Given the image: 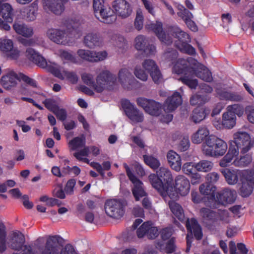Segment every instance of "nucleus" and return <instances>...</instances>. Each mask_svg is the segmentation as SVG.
<instances>
[{"mask_svg": "<svg viewBox=\"0 0 254 254\" xmlns=\"http://www.w3.org/2000/svg\"><path fill=\"white\" fill-rule=\"evenodd\" d=\"M103 40L100 35L96 33L90 32L84 37L83 44L90 49L95 48L102 45Z\"/></svg>", "mask_w": 254, "mask_h": 254, "instance_id": "a878e982", "label": "nucleus"}, {"mask_svg": "<svg viewBox=\"0 0 254 254\" xmlns=\"http://www.w3.org/2000/svg\"><path fill=\"white\" fill-rule=\"evenodd\" d=\"M254 188V173L250 172L245 180H242V186L240 188V194L243 197L249 196Z\"/></svg>", "mask_w": 254, "mask_h": 254, "instance_id": "aec40b11", "label": "nucleus"}, {"mask_svg": "<svg viewBox=\"0 0 254 254\" xmlns=\"http://www.w3.org/2000/svg\"><path fill=\"white\" fill-rule=\"evenodd\" d=\"M237 193L235 190L227 188L224 189L218 192L215 197V202L209 205L210 207L217 208L220 205L233 203L236 198Z\"/></svg>", "mask_w": 254, "mask_h": 254, "instance_id": "9d476101", "label": "nucleus"}, {"mask_svg": "<svg viewBox=\"0 0 254 254\" xmlns=\"http://www.w3.org/2000/svg\"><path fill=\"white\" fill-rule=\"evenodd\" d=\"M183 102L182 97L177 91L169 96L163 105L164 111L172 112L175 111Z\"/></svg>", "mask_w": 254, "mask_h": 254, "instance_id": "a211bd4d", "label": "nucleus"}, {"mask_svg": "<svg viewBox=\"0 0 254 254\" xmlns=\"http://www.w3.org/2000/svg\"><path fill=\"white\" fill-rule=\"evenodd\" d=\"M6 232L3 225H0V253H2L6 249Z\"/></svg>", "mask_w": 254, "mask_h": 254, "instance_id": "8fccbe9b", "label": "nucleus"}, {"mask_svg": "<svg viewBox=\"0 0 254 254\" xmlns=\"http://www.w3.org/2000/svg\"><path fill=\"white\" fill-rule=\"evenodd\" d=\"M5 0H0V16L7 22L12 20V8L11 6L7 2H4Z\"/></svg>", "mask_w": 254, "mask_h": 254, "instance_id": "f704fd0d", "label": "nucleus"}, {"mask_svg": "<svg viewBox=\"0 0 254 254\" xmlns=\"http://www.w3.org/2000/svg\"><path fill=\"white\" fill-rule=\"evenodd\" d=\"M190 146V142L189 137H184L178 144V148L182 152L187 150Z\"/></svg>", "mask_w": 254, "mask_h": 254, "instance_id": "338daca9", "label": "nucleus"}, {"mask_svg": "<svg viewBox=\"0 0 254 254\" xmlns=\"http://www.w3.org/2000/svg\"><path fill=\"white\" fill-rule=\"evenodd\" d=\"M128 118L134 123H140L143 121L142 113L134 107L130 110H127L126 113Z\"/></svg>", "mask_w": 254, "mask_h": 254, "instance_id": "a19ab883", "label": "nucleus"}, {"mask_svg": "<svg viewBox=\"0 0 254 254\" xmlns=\"http://www.w3.org/2000/svg\"><path fill=\"white\" fill-rule=\"evenodd\" d=\"M175 189L182 196L187 195L190 190L189 180L183 175L177 176L175 180Z\"/></svg>", "mask_w": 254, "mask_h": 254, "instance_id": "4be33fe9", "label": "nucleus"}, {"mask_svg": "<svg viewBox=\"0 0 254 254\" xmlns=\"http://www.w3.org/2000/svg\"><path fill=\"white\" fill-rule=\"evenodd\" d=\"M206 115L205 109L197 107L193 110L190 119L195 124L199 123L205 118Z\"/></svg>", "mask_w": 254, "mask_h": 254, "instance_id": "ea45409f", "label": "nucleus"}, {"mask_svg": "<svg viewBox=\"0 0 254 254\" xmlns=\"http://www.w3.org/2000/svg\"><path fill=\"white\" fill-rule=\"evenodd\" d=\"M60 121L64 122L67 118L66 111L63 108H60L59 107L53 112Z\"/></svg>", "mask_w": 254, "mask_h": 254, "instance_id": "e2e57ef3", "label": "nucleus"}, {"mask_svg": "<svg viewBox=\"0 0 254 254\" xmlns=\"http://www.w3.org/2000/svg\"><path fill=\"white\" fill-rule=\"evenodd\" d=\"M167 158L170 166L173 170L178 172L182 168V160L180 156L173 150H170L167 154Z\"/></svg>", "mask_w": 254, "mask_h": 254, "instance_id": "7c9ffc66", "label": "nucleus"}, {"mask_svg": "<svg viewBox=\"0 0 254 254\" xmlns=\"http://www.w3.org/2000/svg\"><path fill=\"white\" fill-rule=\"evenodd\" d=\"M46 34L49 39L57 44L66 45L71 42L67 32L65 30L58 28H50L47 31Z\"/></svg>", "mask_w": 254, "mask_h": 254, "instance_id": "f8f14e48", "label": "nucleus"}, {"mask_svg": "<svg viewBox=\"0 0 254 254\" xmlns=\"http://www.w3.org/2000/svg\"><path fill=\"white\" fill-rule=\"evenodd\" d=\"M82 23V20L80 17L77 16H72L65 20L64 24L66 26H70L73 29L78 27Z\"/></svg>", "mask_w": 254, "mask_h": 254, "instance_id": "603ef678", "label": "nucleus"}, {"mask_svg": "<svg viewBox=\"0 0 254 254\" xmlns=\"http://www.w3.org/2000/svg\"><path fill=\"white\" fill-rule=\"evenodd\" d=\"M216 92L221 100L232 102H241L244 99L243 96L238 92L222 89H217Z\"/></svg>", "mask_w": 254, "mask_h": 254, "instance_id": "c85d7f7f", "label": "nucleus"}, {"mask_svg": "<svg viewBox=\"0 0 254 254\" xmlns=\"http://www.w3.org/2000/svg\"><path fill=\"white\" fill-rule=\"evenodd\" d=\"M213 167V163L208 160H201L195 164V168L199 172H206L210 171Z\"/></svg>", "mask_w": 254, "mask_h": 254, "instance_id": "49530a36", "label": "nucleus"}, {"mask_svg": "<svg viewBox=\"0 0 254 254\" xmlns=\"http://www.w3.org/2000/svg\"><path fill=\"white\" fill-rule=\"evenodd\" d=\"M209 131L205 127H199L196 132L191 136V141L193 143L199 144L209 136Z\"/></svg>", "mask_w": 254, "mask_h": 254, "instance_id": "72a5a7b5", "label": "nucleus"}, {"mask_svg": "<svg viewBox=\"0 0 254 254\" xmlns=\"http://www.w3.org/2000/svg\"><path fill=\"white\" fill-rule=\"evenodd\" d=\"M135 76L142 81H145L148 78V75L140 67H136L134 71Z\"/></svg>", "mask_w": 254, "mask_h": 254, "instance_id": "774afa93", "label": "nucleus"}, {"mask_svg": "<svg viewBox=\"0 0 254 254\" xmlns=\"http://www.w3.org/2000/svg\"><path fill=\"white\" fill-rule=\"evenodd\" d=\"M116 80L115 75L108 70L103 71L97 75L93 89L98 93H101L106 89L111 90L115 85Z\"/></svg>", "mask_w": 254, "mask_h": 254, "instance_id": "0eeeda50", "label": "nucleus"}, {"mask_svg": "<svg viewBox=\"0 0 254 254\" xmlns=\"http://www.w3.org/2000/svg\"><path fill=\"white\" fill-rule=\"evenodd\" d=\"M237 158V156L236 157ZM236 158L234 161L235 165L245 167L249 165L252 161V156L249 154H246L241 156L240 159Z\"/></svg>", "mask_w": 254, "mask_h": 254, "instance_id": "3c124183", "label": "nucleus"}, {"mask_svg": "<svg viewBox=\"0 0 254 254\" xmlns=\"http://www.w3.org/2000/svg\"><path fill=\"white\" fill-rule=\"evenodd\" d=\"M173 229L171 227H167L160 231V234L163 240H169L173 234Z\"/></svg>", "mask_w": 254, "mask_h": 254, "instance_id": "69168bd1", "label": "nucleus"}, {"mask_svg": "<svg viewBox=\"0 0 254 254\" xmlns=\"http://www.w3.org/2000/svg\"><path fill=\"white\" fill-rule=\"evenodd\" d=\"M208 99L207 96L194 94L190 99V104L192 106L202 105L205 104Z\"/></svg>", "mask_w": 254, "mask_h": 254, "instance_id": "09e8293b", "label": "nucleus"}, {"mask_svg": "<svg viewBox=\"0 0 254 254\" xmlns=\"http://www.w3.org/2000/svg\"><path fill=\"white\" fill-rule=\"evenodd\" d=\"M178 52L175 50L168 49L162 55V58L167 61L172 62L178 57Z\"/></svg>", "mask_w": 254, "mask_h": 254, "instance_id": "4d7b16f0", "label": "nucleus"}, {"mask_svg": "<svg viewBox=\"0 0 254 254\" xmlns=\"http://www.w3.org/2000/svg\"><path fill=\"white\" fill-rule=\"evenodd\" d=\"M77 54L82 59L90 62H97L103 61L107 56V53L105 51L96 52L84 49L78 50Z\"/></svg>", "mask_w": 254, "mask_h": 254, "instance_id": "f3484780", "label": "nucleus"}, {"mask_svg": "<svg viewBox=\"0 0 254 254\" xmlns=\"http://www.w3.org/2000/svg\"><path fill=\"white\" fill-rule=\"evenodd\" d=\"M93 7L96 17L101 22L110 24L117 20L114 11L108 5H104L100 0H94Z\"/></svg>", "mask_w": 254, "mask_h": 254, "instance_id": "423d86ee", "label": "nucleus"}, {"mask_svg": "<svg viewBox=\"0 0 254 254\" xmlns=\"http://www.w3.org/2000/svg\"><path fill=\"white\" fill-rule=\"evenodd\" d=\"M178 191L173 186V183L161 188L160 194L162 196L168 195L171 199H176L178 197Z\"/></svg>", "mask_w": 254, "mask_h": 254, "instance_id": "58836bf2", "label": "nucleus"}, {"mask_svg": "<svg viewBox=\"0 0 254 254\" xmlns=\"http://www.w3.org/2000/svg\"><path fill=\"white\" fill-rule=\"evenodd\" d=\"M181 52L190 55H195L196 54L195 49L189 43L184 42L177 43L176 47Z\"/></svg>", "mask_w": 254, "mask_h": 254, "instance_id": "de8ad7c7", "label": "nucleus"}, {"mask_svg": "<svg viewBox=\"0 0 254 254\" xmlns=\"http://www.w3.org/2000/svg\"><path fill=\"white\" fill-rule=\"evenodd\" d=\"M169 206L172 213L179 220H182L184 218V211L182 207L173 200L169 201Z\"/></svg>", "mask_w": 254, "mask_h": 254, "instance_id": "79ce46f5", "label": "nucleus"}, {"mask_svg": "<svg viewBox=\"0 0 254 254\" xmlns=\"http://www.w3.org/2000/svg\"><path fill=\"white\" fill-rule=\"evenodd\" d=\"M45 106L50 111L53 112L59 106L57 105L55 100L49 98L46 99L43 102Z\"/></svg>", "mask_w": 254, "mask_h": 254, "instance_id": "0e129e2a", "label": "nucleus"}, {"mask_svg": "<svg viewBox=\"0 0 254 254\" xmlns=\"http://www.w3.org/2000/svg\"><path fill=\"white\" fill-rule=\"evenodd\" d=\"M60 55L62 59L65 60L69 61L73 63H78V60L77 58L67 51L64 50L60 51Z\"/></svg>", "mask_w": 254, "mask_h": 254, "instance_id": "680f3d73", "label": "nucleus"}, {"mask_svg": "<svg viewBox=\"0 0 254 254\" xmlns=\"http://www.w3.org/2000/svg\"><path fill=\"white\" fill-rule=\"evenodd\" d=\"M25 242L24 236L21 233H13L8 242L9 247L11 249L19 251L22 250L19 253L13 254H34L30 246L24 245Z\"/></svg>", "mask_w": 254, "mask_h": 254, "instance_id": "6e6552de", "label": "nucleus"}, {"mask_svg": "<svg viewBox=\"0 0 254 254\" xmlns=\"http://www.w3.org/2000/svg\"><path fill=\"white\" fill-rule=\"evenodd\" d=\"M200 214L202 218L203 222L211 223H216V212L206 207L200 209Z\"/></svg>", "mask_w": 254, "mask_h": 254, "instance_id": "c9c22d12", "label": "nucleus"}, {"mask_svg": "<svg viewBox=\"0 0 254 254\" xmlns=\"http://www.w3.org/2000/svg\"><path fill=\"white\" fill-rule=\"evenodd\" d=\"M13 27L17 33L24 37H30L33 35V31L32 28L28 26L26 24L15 23L13 24Z\"/></svg>", "mask_w": 254, "mask_h": 254, "instance_id": "e433bc0d", "label": "nucleus"}, {"mask_svg": "<svg viewBox=\"0 0 254 254\" xmlns=\"http://www.w3.org/2000/svg\"><path fill=\"white\" fill-rule=\"evenodd\" d=\"M136 235L138 238H142L146 236L148 239L153 240L157 237L158 235V230L154 224L150 222L147 221L143 223L136 230Z\"/></svg>", "mask_w": 254, "mask_h": 254, "instance_id": "2eb2a0df", "label": "nucleus"}, {"mask_svg": "<svg viewBox=\"0 0 254 254\" xmlns=\"http://www.w3.org/2000/svg\"><path fill=\"white\" fill-rule=\"evenodd\" d=\"M195 164L192 162H187L185 163L182 167L183 172L189 176L192 174V173L196 170L195 168Z\"/></svg>", "mask_w": 254, "mask_h": 254, "instance_id": "052dcab7", "label": "nucleus"}, {"mask_svg": "<svg viewBox=\"0 0 254 254\" xmlns=\"http://www.w3.org/2000/svg\"><path fill=\"white\" fill-rule=\"evenodd\" d=\"M134 48L137 50L142 52L145 56H150L154 55L156 52V47L153 44L148 43L147 38L142 35L137 36L134 39Z\"/></svg>", "mask_w": 254, "mask_h": 254, "instance_id": "ddd939ff", "label": "nucleus"}, {"mask_svg": "<svg viewBox=\"0 0 254 254\" xmlns=\"http://www.w3.org/2000/svg\"><path fill=\"white\" fill-rule=\"evenodd\" d=\"M26 56L38 66L45 68L48 66L46 60L33 49L28 48L26 51Z\"/></svg>", "mask_w": 254, "mask_h": 254, "instance_id": "bb28decb", "label": "nucleus"}, {"mask_svg": "<svg viewBox=\"0 0 254 254\" xmlns=\"http://www.w3.org/2000/svg\"><path fill=\"white\" fill-rule=\"evenodd\" d=\"M227 149L225 141L215 135H210L203 143L202 151L207 156L218 157L224 155Z\"/></svg>", "mask_w": 254, "mask_h": 254, "instance_id": "20e7f679", "label": "nucleus"}, {"mask_svg": "<svg viewBox=\"0 0 254 254\" xmlns=\"http://www.w3.org/2000/svg\"><path fill=\"white\" fill-rule=\"evenodd\" d=\"M112 7L115 10V15L122 18L128 17L132 12L130 4L126 0H115L113 2Z\"/></svg>", "mask_w": 254, "mask_h": 254, "instance_id": "dca6fc26", "label": "nucleus"}, {"mask_svg": "<svg viewBox=\"0 0 254 254\" xmlns=\"http://www.w3.org/2000/svg\"><path fill=\"white\" fill-rule=\"evenodd\" d=\"M119 81L124 88L129 89L135 79L131 72L127 68L120 69L118 73Z\"/></svg>", "mask_w": 254, "mask_h": 254, "instance_id": "5701e85b", "label": "nucleus"}, {"mask_svg": "<svg viewBox=\"0 0 254 254\" xmlns=\"http://www.w3.org/2000/svg\"><path fill=\"white\" fill-rule=\"evenodd\" d=\"M124 166L126 169L127 176L134 185L132 193L135 200L138 201L140 197L145 196L146 194L143 187V183L134 176L126 163L124 164Z\"/></svg>", "mask_w": 254, "mask_h": 254, "instance_id": "4468645a", "label": "nucleus"}, {"mask_svg": "<svg viewBox=\"0 0 254 254\" xmlns=\"http://www.w3.org/2000/svg\"><path fill=\"white\" fill-rule=\"evenodd\" d=\"M60 0H47L45 7L56 15H60L64 10L63 2Z\"/></svg>", "mask_w": 254, "mask_h": 254, "instance_id": "2f4dec72", "label": "nucleus"}, {"mask_svg": "<svg viewBox=\"0 0 254 254\" xmlns=\"http://www.w3.org/2000/svg\"><path fill=\"white\" fill-rule=\"evenodd\" d=\"M229 212L226 210H220L216 212V222L219 221H222L225 223L229 222Z\"/></svg>", "mask_w": 254, "mask_h": 254, "instance_id": "bf43d9fd", "label": "nucleus"}, {"mask_svg": "<svg viewBox=\"0 0 254 254\" xmlns=\"http://www.w3.org/2000/svg\"><path fill=\"white\" fill-rule=\"evenodd\" d=\"M17 80H22L33 87H37V82L34 79L22 73H16L14 71H11L2 76L0 79V83L3 88L8 90L15 87L17 83Z\"/></svg>", "mask_w": 254, "mask_h": 254, "instance_id": "39448f33", "label": "nucleus"}, {"mask_svg": "<svg viewBox=\"0 0 254 254\" xmlns=\"http://www.w3.org/2000/svg\"><path fill=\"white\" fill-rule=\"evenodd\" d=\"M136 103L139 106L142 107L148 114L154 113L147 107L148 105H153V104H155L154 100L148 99L144 97H139L136 99Z\"/></svg>", "mask_w": 254, "mask_h": 254, "instance_id": "a18cd8bd", "label": "nucleus"}, {"mask_svg": "<svg viewBox=\"0 0 254 254\" xmlns=\"http://www.w3.org/2000/svg\"><path fill=\"white\" fill-rule=\"evenodd\" d=\"M61 237L57 235L49 236L44 246H37L39 254H59Z\"/></svg>", "mask_w": 254, "mask_h": 254, "instance_id": "9b49d317", "label": "nucleus"}, {"mask_svg": "<svg viewBox=\"0 0 254 254\" xmlns=\"http://www.w3.org/2000/svg\"><path fill=\"white\" fill-rule=\"evenodd\" d=\"M105 210L107 215L114 218H120L124 214V205L122 200L111 199L106 201Z\"/></svg>", "mask_w": 254, "mask_h": 254, "instance_id": "1a4fd4ad", "label": "nucleus"}, {"mask_svg": "<svg viewBox=\"0 0 254 254\" xmlns=\"http://www.w3.org/2000/svg\"><path fill=\"white\" fill-rule=\"evenodd\" d=\"M193 78L196 76L200 79L207 82L213 80L211 72L205 66L197 63L194 67Z\"/></svg>", "mask_w": 254, "mask_h": 254, "instance_id": "412c9836", "label": "nucleus"}, {"mask_svg": "<svg viewBox=\"0 0 254 254\" xmlns=\"http://www.w3.org/2000/svg\"><path fill=\"white\" fill-rule=\"evenodd\" d=\"M172 37L178 39V40L175 42L176 47L177 43L190 42V35L186 32L182 31L179 27L171 26L167 27L164 29L162 23L160 22V41L167 45H170L173 42Z\"/></svg>", "mask_w": 254, "mask_h": 254, "instance_id": "7ed1b4c3", "label": "nucleus"}, {"mask_svg": "<svg viewBox=\"0 0 254 254\" xmlns=\"http://www.w3.org/2000/svg\"><path fill=\"white\" fill-rule=\"evenodd\" d=\"M199 190L201 194L206 196L208 201H206L205 204L207 206L209 207V205L215 202L216 187L215 186L205 183L199 186Z\"/></svg>", "mask_w": 254, "mask_h": 254, "instance_id": "6ab92c4d", "label": "nucleus"}, {"mask_svg": "<svg viewBox=\"0 0 254 254\" xmlns=\"http://www.w3.org/2000/svg\"><path fill=\"white\" fill-rule=\"evenodd\" d=\"M143 68L150 73L153 81L157 84L159 83V70L158 66L152 60H146L142 63Z\"/></svg>", "mask_w": 254, "mask_h": 254, "instance_id": "c756f323", "label": "nucleus"}, {"mask_svg": "<svg viewBox=\"0 0 254 254\" xmlns=\"http://www.w3.org/2000/svg\"><path fill=\"white\" fill-rule=\"evenodd\" d=\"M176 249L175 238L174 237L171 238L165 244L160 243V250H163L166 254H172L175 252Z\"/></svg>", "mask_w": 254, "mask_h": 254, "instance_id": "37998d69", "label": "nucleus"}, {"mask_svg": "<svg viewBox=\"0 0 254 254\" xmlns=\"http://www.w3.org/2000/svg\"><path fill=\"white\" fill-rule=\"evenodd\" d=\"M134 25L136 30L140 31L143 26V16L142 12L137 11L136 16L134 20Z\"/></svg>", "mask_w": 254, "mask_h": 254, "instance_id": "13d9d810", "label": "nucleus"}, {"mask_svg": "<svg viewBox=\"0 0 254 254\" xmlns=\"http://www.w3.org/2000/svg\"><path fill=\"white\" fill-rule=\"evenodd\" d=\"M186 227L188 231L191 234L193 232L196 240H200L202 239L203 236L202 228L195 218L188 219L186 221Z\"/></svg>", "mask_w": 254, "mask_h": 254, "instance_id": "b1692460", "label": "nucleus"}, {"mask_svg": "<svg viewBox=\"0 0 254 254\" xmlns=\"http://www.w3.org/2000/svg\"><path fill=\"white\" fill-rule=\"evenodd\" d=\"M221 172L225 177L226 182L229 185H235L237 183L240 177L242 176V172L238 170H231L223 168Z\"/></svg>", "mask_w": 254, "mask_h": 254, "instance_id": "cd10ccee", "label": "nucleus"}, {"mask_svg": "<svg viewBox=\"0 0 254 254\" xmlns=\"http://www.w3.org/2000/svg\"><path fill=\"white\" fill-rule=\"evenodd\" d=\"M173 182V176L170 170L160 167V191L161 188L172 184Z\"/></svg>", "mask_w": 254, "mask_h": 254, "instance_id": "473e14b6", "label": "nucleus"}, {"mask_svg": "<svg viewBox=\"0 0 254 254\" xmlns=\"http://www.w3.org/2000/svg\"><path fill=\"white\" fill-rule=\"evenodd\" d=\"M253 146L250 134L245 131H237L233 134V139L229 141V148L226 155L220 160L219 165L227 167L232 160L238 156L239 152L245 154Z\"/></svg>", "mask_w": 254, "mask_h": 254, "instance_id": "f257e3e1", "label": "nucleus"}, {"mask_svg": "<svg viewBox=\"0 0 254 254\" xmlns=\"http://www.w3.org/2000/svg\"><path fill=\"white\" fill-rule=\"evenodd\" d=\"M197 63V61L192 58L187 60L179 59L173 67L174 73L183 75L179 80L190 89H196L198 85L197 79H193L194 67Z\"/></svg>", "mask_w": 254, "mask_h": 254, "instance_id": "f03ea898", "label": "nucleus"}, {"mask_svg": "<svg viewBox=\"0 0 254 254\" xmlns=\"http://www.w3.org/2000/svg\"><path fill=\"white\" fill-rule=\"evenodd\" d=\"M90 166L96 169L102 178H104L105 173L104 170H109L111 168V163L109 161H106L103 163L102 166L99 163L93 162L90 163Z\"/></svg>", "mask_w": 254, "mask_h": 254, "instance_id": "c03bdc74", "label": "nucleus"}, {"mask_svg": "<svg viewBox=\"0 0 254 254\" xmlns=\"http://www.w3.org/2000/svg\"><path fill=\"white\" fill-rule=\"evenodd\" d=\"M85 144L84 138L76 137L69 142L71 148L73 150H76L80 148L84 147Z\"/></svg>", "mask_w": 254, "mask_h": 254, "instance_id": "864d4df0", "label": "nucleus"}, {"mask_svg": "<svg viewBox=\"0 0 254 254\" xmlns=\"http://www.w3.org/2000/svg\"><path fill=\"white\" fill-rule=\"evenodd\" d=\"M228 112L234 113L235 116H241L244 113V108L242 106L239 104H234L227 107Z\"/></svg>", "mask_w": 254, "mask_h": 254, "instance_id": "6e6d98bb", "label": "nucleus"}, {"mask_svg": "<svg viewBox=\"0 0 254 254\" xmlns=\"http://www.w3.org/2000/svg\"><path fill=\"white\" fill-rule=\"evenodd\" d=\"M0 50L4 53H8V56L13 59H16L19 56V51L13 48V42L9 39H0Z\"/></svg>", "mask_w": 254, "mask_h": 254, "instance_id": "393cba45", "label": "nucleus"}, {"mask_svg": "<svg viewBox=\"0 0 254 254\" xmlns=\"http://www.w3.org/2000/svg\"><path fill=\"white\" fill-rule=\"evenodd\" d=\"M236 116L234 113L230 112H225L223 114L222 117V125L227 128H232L236 125Z\"/></svg>", "mask_w": 254, "mask_h": 254, "instance_id": "4c0bfd02", "label": "nucleus"}, {"mask_svg": "<svg viewBox=\"0 0 254 254\" xmlns=\"http://www.w3.org/2000/svg\"><path fill=\"white\" fill-rule=\"evenodd\" d=\"M143 158L144 162L151 168L156 169L159 167V161L157 158L150 155H144Z\"/></svg>", "mask_w": 254, "mask_h": 254, "instance_id": "5fc2aeb1", "label": "nucleus"}]
</instances>
